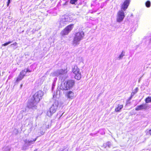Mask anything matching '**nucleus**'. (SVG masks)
Listing matches in <instances>:
<instances>
[{"label":"nucleus","instance_id":"1","mask_svg":"<svg viewBox=\"0 0 151 151\" xmlns=\"http://www.w3.org/2000/svg\"><path fill=\"white\" fill-rule=\"evenodd\" d=\"M43 95L42 91L39 90L36 92L33 95L32 98L27 103V107L29 108L36 107L35 104H37L42 99Z\"/></svg>","mask_w":151,"mask_h":151},{"label":"nucleus","instance_id":"2","mask_svg":"<svg viewBox=\"0 0 151 151\" xmlns=\"http://www.w3.org/2000/svg\"><path fill=\"white\" fill-rule=\"evenodd\" d=\"M74 80L68 79L64 80L61 83L60 89L62 90H68L71 89L75 84Z\"/></svg>","mask_w":151,"mask_h":151},{"label":"nucleus","instance_id":"3","mask_svg":"<svg viewBox=\"0 0 151 151\" xmlns=\"http://www.w3.org/2000/svg\"><path fill=\"white\" fill-rule=\"evenodd\" d=\"M84 35V33L83 31H79L76 33L73 41V44L75 45L78 44L79 42L83 38Z\"/></svg>","mask_w":151,"mask_h":151},{"label":"nucleus","instance_id":"4","mask_svg":"<svg viewBox=\"0 0 151 151\" xmlns=\"http://www.w3.org/2000/svg\"><path fill=\"white\" fill-rule=\"evenodd\" d=\"M58 106V101H56L52 105L49 109V110L47 112V115L48 116H50L53 114L55 113Z\"/></svg>","mask_w":151,"mask_h":151},{"label":"nucleus","instance_id":"5","mask_svg":"<svg viewBox=\"0 0 151 151\" xmlns=\"http://www.w3.org/2000/svg\"><path fill=\"white\" fill-rule=\"evenodd\" d=\"M125 17L124 11L121 10L119 11L117 14V21L120 22L122 21Z\"/></svg>","mask_w":151,"mask_h":151},{"label":"nucleus","instance_id":"6","mask_svg":"<svg viewBox=\"0 0 151 151\" xmlns=\"http://www.w3.org/2000/svg\"><path fill=\"white\" fill-rule=\"evenodd\" d=\"M130 0H125L121 6V10L125 11L128 8Z\"/></svg>","mask_w":151,"mask_h":151},{"label":"nucleus","instance_id":"7","mask_svg":"<svg viewBox=\"0 0 151 151\" xmlns=\"http://www.w3.org/2000/svg\"><path fill=\"white\" fill-rule=\"evenodd\" d=\"M148 106L146 104H143L137 106L135 108L136 111H139L141 110H146L148 108Z\"/></svg>","mask_w":151,"mask_h":151},{"label":"nucleus","instance_id":"8","mask_svg":"<svg viewBox=\"0 0 151 151\" xmlns=\"http://www.w3.org/2000/svg\"><path fill=\"white\" fill-rule=\"evenodd\" d=\"M25 70H22L20 72L16 80V82H18L19 81L22 80L24 78L25 76Z\"/></svg>","mask_w":151,"mask_h":151},{"label":"nucleus","instance_id":"9","mask_svg":"<svg viewBox=\"0 0 151 151\" xmlns=\"http://www.w3.org/2000/svg\"><path fill=\"white\" fill-rule=\"evenodd\" d=\"M65 96L68 98L72 99L74 97V93L72 91H69L66 92Z\"/></svg>","mask_w":151,"mask_h":151},{"label":"nucleus","instance_id":"10","mask_svg":"<svg viewBox=\"0 0 151 151\" xmlns=\"http://www.w3.org/2000/svg\"><path fill=\"white\" fill-rule=\"evenodd\" d=\"M72 72L75 74L80 72V70L77 65L74 66L72 69Z\"/></svg>","mask_w":151,"mask_h":151},{"label":"nucleus","instance_id":"11","mask_svg":"<svg viewBox=\"0 0 151 151\" xmlns=\"http://www.w3.org/2000/svg\"><path fill=\"white\" fill-rule=\"evenodd\" d=\"M74 24H71L68 25L65 28H66V29L69 33L72 30L74 27Z\"/></svg>","mask_w":151,"mask_h":151},{"label":"nucleus","instance_id":"12","mask_svg":"<svg viewBox=\"0 0 151 151\" xmlns=\"http://www.w3.org/2000/svg\"><path fill=\"white\" fill-rule=\"evenodd\" d=\"M123 107V104H118L117 106L115 109V111L116 112H119L121 111Z\"/></svg>","mask_w":151,"mask_h":151},{"label":"nucleus","instance_id":"13","mask_svg":"<svg viewBox=\"0 0 151 151\" xmlns=\"http://www.w3.org/2000/svg\"><path fill=\"white\" fill-rule=\"evenodd\" d=\"M69 33V32L66 29V28H65L61 32L60 34L62 36H64L65 35H68Z\"/></svg>","mask_w":151,"mask_h":151},{"label":"nucleus","instance_id":"14","mask_svg":"<svg viewBox=\"0 0 151 151\" xmlns=\"http://www.w3.org/2000/svg\"><path fill=\"white\" fill-rule=\"evenodd\" d=\"M74 78L77 80H80L81 78V74L80 72L75 74Z\"/></svg>","mask_w":151,"mask_h":151},{"label":"nucleus","instance_id":"15","mask_svg":"<svg viewBox=\"0 0 151 151\" xmlns=\"http://www.w3.org/2000/svg\"><path fill=\"white\" fill-rule=\"evenodd\" d=\"M53 74L55 76H58L61 75H63L60 70H58L54 73Z\"/></svg>","mask_w":151,"mask_h":151},{"label":"nucleus","instance_id":"16","mask_svg":"<svg viewBox=\"0 0 151 151\" xmlns=\"http://www.w3.org/2000/svg\"><path fill=\"white\" fill-rule=\"evenodd\" d=\"M146 103H148L151 102V96H148L145 99Z\"/></svg>","mask_w":151,"mask_h":151},{"label":"nucleus","instance_id":"17","mask_svg":"<svg viewBox=\"0 0 151 151\" xmlns=\"http://www.w3.org/2000/svg\"><path fill=\"white\" fill-rule=\"evenodd\" d=\"M62 75H64L66 74L68 72L67 68H66V69H61L60 70Z\"/></svg>","mask_w":151,"mask_h":151},{"label":"nucleus","instance_id":"18","mask_svg":"<svg viewBox=\"0 0 151 151\" xmlns=\"http://www.w3.org/2000/svg\"><path fill=\"white\" fill-rule=\"evenodd\" d=\"M138 87H136L134 90V91H133L131 93V95H133L136 93L138 91Z\"/></svg>","mask_w":151,"mask_h":151},{"label":"nucleus","instance_id":"19","mask_svg":"<svg viewBox=\"0 0 151 151\" xmlns=\"http://www.w3.org/2000/svg\"><path fill=\"white\" fill-rule=\"evenodd\" d=\"M145 4L147 7H149L150 6V2L149 1H147L145 2Z\"/></svg>","mask_w":151,"mask_h":151},{"label":"nucleus","instance_id":"20","mask_svg":"<svg viewBox=\"0 0 151 151\" xmlns=\"http://www.w3.org/2000/svg\"><path fill=\"white\" fill-rule=\"evenodd\" d=\"M12 42L11 41H9L8 42H6L4 44H3L2 45V46H5L8 45L11 43Z\"/></svg>","mask_w":151,"mask_h":151},{"label":"nucleus","instance_id":"21","mask_svg":"<svg viewBox=\"0 0 151 151\" xmlns=\"http://www.w3.org/2000/svg\"><path fill=\"white\" fill-rule=\"evenodd\" d=\"M77 1L78 0H70V3L72 4H75Z\"/></svg>","mask_w":151,"mask_h":151},{"label":"nucleus","instance_id":"22","mask_svg":"<svg viewBox=\"0 0 151 151\" xmlns=\"http://www.w3.org/2000/svg\"><path fill=\"white\" fill-rule=\"evenodd\" d=\"M38 138V137H37L35 138L33 140H30V141H28V142L29 143H32V142H35V141H36V140H37V138Z\"/></svg>","mask_w":151,"mask_h":151},{"label":"nucleus","instance_id":"23","mask_svg":"<svg viewBox=\"0 0 151 151\" xmlns=\"http://www.w3.org/2000/svg\"><path fill=\"white\" fill-rule=\"evenodd\" d=\"M147 135H151V129L149 130L146 133Z\"/></svg>","mask_w":151,"mask_h":151},{"label":"nucleus","instance_id":"24","mask_svg":"<svg viewBox=\"0 0 151 151\" xmlns=\"http://www.w3.org/2000/svg\"><path fill=\"white\" fill-rule=\"evenodd\" d=\"M25 74H26L27 73V72H31V71L30 70H29V69L27 68L26 69H25Z\"/></svg>","mask_w":151,"mask_h":151},{"label":"nucleus","instance_id":"25","mask_svg":"<svg viewBox=\"0 0 151 151\" xmlns=\"http://www.w3.org/2000/svg\"><path fill=\"white\" fill-rule=\"evenodd\" d=\"M51 126V123L48 124L46 126V127L47 129H49Z\"/></svg>","mask_w":151,"mask_h":151},{"label":"nucleus","instance_id":"26","mask_svg":"<svg viewBox=\"0 0 151 151\" xmlns=\"http://www.w3.org/2000/svg\"><path fill=\"white\" fill-rule=\"evenodd\" d=\"M124 54L123 52H122L121 54L120 55L119 57V59H121L122 58L123 56H124Z\"/></svg>","mask_w":151,"mask_h":151},{"label":"nucleus","instance_id":"27","mask_svg":"<svg viewBox=\"0 0 151 151\" xmlns=\"http://www.w3.org/2000/svg\"><path fill=\"white\" fill-rule=\"evenodd\" d=\"M10 1H11V0H8V1L7 2V6H9V4L10 3Z\"/></svg>","mask_w":151,"mask_h":151},{"label":"nucleus","instance_id":"28","mask_svg":"<svg viewBox=\"0 0 151 151\" xmlns=\"http://www.w3.org/2000/svg\"><path fill=\"white\" fill-rule=\"evenodd\" d=\"M17 44V43L16 42H15L12 44L11 45H13L14 46H16Z\"/></svg>","mask_w":151,"mask_h":151},{"label":"nucleus","instance_id":"29","mask_svg":"<svg viewBox=\"0 0 151 151\" xmlns=\"http://www.w3.org/2000/svg\"><path fill=\"white\" fill-rule=\"evenodd\" d=\"M40 133L41 134V135H43L44 134L45 132L42 131L40 132Z\"/></svg>","mask_w":151,"mask_h":151},{"label":"nucleus","instance_id":"30","mask_svg":"<svg viewBox=\"0 0 151 151\" xmlns=\"http://www.w3.org/2000/svg\"><path fill=\"white\" fill-rule=\"evenodd\" d=\"M22 84H21L20 85V88H21L22 87Z\"/></svg>","mask_w":151,"mask_h":151},{"label":"nucleus","instance_id":"31","mask_svg":"<svg viewBox=\"0 0 151 151\" xmlns=\"http://www.w3.org/2000/svg\"><path fill=\"white\" fill-rule=\"evenodd\" d=\"M108 146L109 147V145L108 144H106V146Z\"/></svg>","mask_w":151,"mask_h":151},{"label":"nucleus","instance_id":"32","mask_svg":"<svg viewBox=\"0 0 151 151\" xmlns=\"http://www.w3.org/2000/svg\"><path fill=\"white\" fill-rule=\"evenodd\" d=\"M131 98H132V96H131V97H130V98H129V100H130V99H131Z\"/></svg>","mask_w":151,"mask_h":151}]
</instances>
